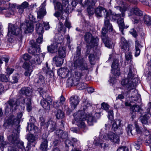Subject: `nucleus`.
Returning <instances> with one entry per match:
<instances>
[{
    "label": "nucleus",
    "mask_w": 151,
    "mask_h": 151,
    "mask_svg": "<svg viewBox=\"0 0 151 151\" xmlns=\"http://www.w3.org/2000/svg\"><path fill=\"white\" fill-rule=\"evenodd\" d=\"M108 32V30L105 27H103L102 29L101 37L102 38L103 37H106L107 36L106 34Z\"/></svg>",
    "instance_id": "56"
},
{
    "label": "nucleus",
    "mask_w": 151,
    "mask_h": 151,
    "mask_svg": "<svg viewBox=\"0 0 151 151\" xmlns=\"http://www.w3.org/2000/svg\"><path fill=\"white\" fill-rule=\"evenodd\" d=\"M43 98L41 100L40 104L42 107L46 110H49L52 104V100L50 96L45 92L40 93Z\"/></svg>",
    "instance_id": "13"
},
{
    "label": "nucleus",
    "mask_w": 151,
    "mask_h": 151,
    "mask_svg": "<svg viewBox=\"0 0 151 151\" xmlns=\"http://www.w3.org/2000/svg\"><path fill=\"white\" fill-rule=\"evenodd\" d=\"M34 81L35 83H38L39 85L42 84L45 82L43 76L40 73L38 74Z\"/></svg>",
    "instance_id": "36"
},
{
    "label": "nucleus",
    "mask_w": 151,
    "mask_h": 151,
    "mask_svg": "<svg viewBox=\"0 0 151 151\" xmlns=\"http://www.w3.org/2000/svg\"><path fill=\"white\" fill-rule=\"evenodd\" d=\"M132 112H135L137 111L140 112L142 110L139 106L137 105H134L131 108Z\"/></svg>",
    "instance_id": "51"
},
{
    "label": "nucleus",
    "mask_w": 151,
    "mask_h": 151,
    "mask_svg": "<svg viewBox=\"0 0 151 151\" xmlns=\"http://www.w3.org/2000/svg\"><path fill=\"white\" fill-rule=\"evenodd\" d=\"M127 80H122L121 82V84L125 87L127 89V90H124L121 92V94H119L116 98V100L119 99L122 100L124 98L130 93L132 89H134V85H131L130 83L128 84Z\"/></svg>",
    "instance_id": "9"
},
{
    "label": "nucleus",
    "mask_w": 151,
    "mask_h": 151,
    "mask_svg": "<svg viewBox=\"0 0 151 151\" xmlns=\"http://www.w3.org/2000/svg\"><path fill=\"white\" fill-rule=\"evenodd\" d=\"M32 89L29 87H23L20 90L21 94L27 96H30L32 95Z\"/></svg>",
    "instance_id": "33"
},
{
    "label": "nucleus",
    "mask_w": 151,
    "mask_h": 151,
    "mask_svg": "<svg viewBox=\"0 0 151 151\" xmlns=\"http://www.w3.org/2000/svg\"><path fill=\"white\" fill-rule=\"evenodd\" d=\"M131 11L136 15L141 16L142 15V12L137 7H135L133 9H132Z\"/></svg>",
    "instance_id": "47"
},
{
    "label": "nucleus",
    "mask_w": 151,
    "mask_h": 151,
    "mask_svg": "<svg viewBox=\"0 0 151 151\" xmlns=\"http://www.w3.org/2000/svg\"><path fill=\"white\" fill-rule=\"evenodd\" d=\"M9 7L7 9H4L3 8L0 7V13L2 12H6L5 16L6 17H10L14 14L15 9L14 5L9 4Z\"/></svg>",
    "instance_id": "21"
},
{
    "label": "nucleus",
    "mask_w": 151,
    "mask_h": 151,
    "mask_svg": "<svg viewBox=\"0 0 151 151\" xmlns=\"http://www.w3.org/2000/svg\"><path fill=\"white\" fill-rule=\"evenodd\" d=\"M75 69L78 68L81 70H88L87 63L81 54V47L78 46L74 58Z\"/></svg>",
    "instance_id": "4"
},
{
    "label": "nucleus",
    "mask_w": 151,
    "mask_h": 151,
    "mask_svg": "<svg viewBox=\"0 0 151 151\" xmlns=\"http://www.w3.org/2000/svg\"><path fill=\"white\" fill-rule=\"evenodd\" d=\"M101 39L106 47L109 48L112 47L113 42L112 40L108 36L106 37H103Z\"/></svg>",
    "instance_id": "31"
},
{
    "label": "nucleus",
    "mask_w": 151,
    "mask_h": 151,
    "mask_svg": "<svg viewBox=\"0 0 151 151\" xmlns=\"http://www.w3.org/2000/svg\"><path fill=\"white\" fill-rule=\"evenodd\" d=\"M18 76L19 75L17 73L14 74L11 78H9V80L10 82L12 83H17L18 81Z\"/></svg>",
    "instance_id": "40"
},
{
    "label": "nucleus",
    "mask_w": 151,
    "mask_h": 151,
    "mask_svg": "<svg viewBox=\"0 0 151 151\" xmlns=\"http://www.w3.org/2000/svg\"><path fill=\"white\" fill-rule=\"evenodd\" d=\"M9 80V77L6 76L5 75L1 74L0 75V81L7 82Z\"/></svg>",
    "instance_id": "52"
},
{
    "label": "nucleus",
    "mask_w": 151,
    "mask_h": 151,
    "mask_svg": "<svg viewBox=\"0 0 151 151\" xmlns=\"http://www.w3.org/2000/svg\"><path fill=\"white\" fill-rule=\"evenodd\" d=\"M132 67L130 66L129 68V71L128 73L127 78L123 80H127L128 82V84L131 85H134V89L136 88V84L138 83L137 78L134 77V74L132 73Z\"/></svg>",
    "instance_id": "14"
},
{
    "label": "nucleus",
    "mask_w": 151,
    "mask_h": 151,
    "mask_svg": "<svg viewBox=\"0 0 151 151\" xmlns=\"http://www.w3.org/2000/svg\"><path fill=\"white\" fill-rule=\"evenodd\" d=\"M29 122H28V126L27 127V130L29 132L32 131L34 133H37L38 131V128L36 126H35L34 124L36 122V119L33 116L30 117L29 119Z\"/></svg>",
    "instance_id": "18"
},
{
    "label": "nucleus",
    "mask_w": 151,
    "mask_h": 151,
    "mask_svg": "<svg viewBox=\"0 0 151 151\" xmlns=\"http://www.w3.org/2000/svg\"><path fill=\"white\" fill-rule=\"evenodd\" d=\"M22 67L24 69L26 70H29V69H33V67L30 65L29 63L26 62L23 63Z\"/></svg>",
    "instance_id": "50"
},
{
    "label": "nucleus",
    "mask_w": 151,
    "mask_h": 151,
    "mask_svg": "<svg viewBox=\"0 0 151 151\" xmlns=\"http://www.w3.org/2000/svg\"><path fill=\"white\" fill-rule=\"evenodd\" d=\"M96 2L97 0H86L85 1L84 5L92 7L95 5Z\"/></svg>",
    "instance_id": "43"
},
{
    "label": "nucleus",
    "mask_w": 151,
    "mask_h": 151,
    "mask_svg": "<svg viewBox=\"0 0 151 151\" xmlns=\"http://www.w3.org/2000/svg\"><path fill=\"white\" fill-rule=\"evenodd\" d=\"M22 116V112L18 113L17 117H15L13 114H11L7 119H5L4 120V123L17 126L20 123Z\"/></svg>",
    "instance_id": "12"
},
{
    "label": "nucleus",
    "mask_w": 151,
    "mask_h": 151,
    "mask_svg": "<svg viewBox=\"0 0 151 151\" xmlns=\"http://www.w3.org/2000/svg\"><path fill=\"white\" fill-rule=\"evenodd\" d=\"M111 142L115 143H118L120 141L119 137L114 133L113 137H112V140H110Z\"/></svg>",
    "instance_id": "49"
},
{
    "label": "nucleus",
    "mask_w": 151,
    "mask_h": 151,
    "mask_svg": "<svg viewBox=\"0 0 151 151\" xmlns=\"http://www.w3.org/2000/svg\"><path fill=\"white\" fill-rule=\"evenodd\" d=\"M58 55L59 57L62 58L65 57L66 55L65 50L63 47H60L58 51Z\"/></svg>",
    "instance_id": "41"
},
{
    "label": "nucleus",
    "mask_w": 151,
    "mask_h": 151,
    "mask_svg": "<svg viewBox=\"0 0 151 151\" xmlns=\"http://www.w3.org/2000/svg\"><path fill=\"white\" fill-rule=\"evenodd\" d=\"M35 29L37 33L40 35H42L44 32L42 24L40 22L36 24Z\"/></svg>",
    "instance_id": "38"
},
{
    "label": "nucleus",
    "mask_w": 151,
    "mask_h": 151,
    "mask_svg": "<svg viewBox=\"0 0 151 151\" xmlns=\"http://www.w3.org/2000/svg\"><path fill=\"white\" fill-rule=\"evenodd\" d=\"M120 46L122 51H123L125 54L126 60L129 61L132 60V55L131 53L129 51V46L128 42L124 37H122L120 42Z\"/></svg>",
    "instance_id": "10"
},
{
    "label": "nucleus",
    "mask_w": 151,
    "mask_h": 151,
    "mask_svg": "<svg viewBox=\"0 0 151 151\" xmlns=\"http://www.w3.org/2000/svg\"><path fill=\"white\" fill-rule=\"evenodd\" d=\"M53 60L57 66L60 67L63 63L64 59L61 57L56 56L53 58Z\"/></svg>",
    "instance_id": "34"
},
{
    "label": "nucleus",
    "mask_w": 151,
    "mask_h": 151,
    "mask_svg": "<svg viewBox=\"0 0 151 151\" xmlns=\"http://www.w3.org/2000/svg\"><path fill=\"white\" fill-rule=\"evenodd\" d=\"M121 121L120 119H117L112 124V129L114 131H116L119 135L123 133L122 127L123 125L122 124Z\"/></svg>",
    "instance_id": "17"
},
{
    "label": "nucleus",
    "mask_w": 151,
    "mask_h": 151,
    "mask_svg": "<svg viewBox=\"0 0 151 151\" xmlns=\"http://www.w3.org/2000/svg\"><path fill=\"white\" fill-rule=\"evenodd\" d=\"M23 58L25 60H28L31 58L32 59V57L28 54H25L23 55Z\"/></svg>",
    "instance_id": "58"
},
{
    "label": "nucleus",
    "mask_w": 151,
    "mask_h": 151,
    "mask_svg": "<svg viewBox=\"0 0 151 151\" xmlns=\"http://www.w3.org/2000/svg\"><path fill=\"white\" fill-rule=\"evenodd\" d=\"M70 102L72 109H74L76 107L79 103L78 97L77 96H73L70 99Z\"/></svg>",
    "instance_id": "30"
},
{
    "label": "nucleus",
    "mask_w": 151,
    "mask_h": 151,
    "mask_svg": "<svg viewBox=\"0 0 151 151\" xmlns=\"http://www.w3.org/2000/svg\"><path fill=\"white\" fill-rule=\"evenodd\" d=\"M95 14L97 17H101L102 15L105 16V19H104V25L106 27L109 31L113 32V29L112 26L110 23L109 22V17L110 14L109 11L101 6H99L95 10Z\"/></svg>",
    "instance_id": "5"
},
{
    "label": "nucleus",
    "mask_w": 151,
    "mask_h": 151,
    "mask_svg": "<svg viewBox=\"0 0 151 151\" xmlns=\"http://www.w3.org/2000/svg\"><path fill=\"white\" fill-rule=\"evenodd\" d=\"M70 71L67 68H61L58 70V74L62 77L66 78L69 76Z\"/></svg>",
    "instance_id": "26"
},
{
    "label": "nucleus",
    "mask_w": 151,
    "mask_h": 151,
    "mask_svg": "<svg viewBox=\"0 0 151 151\" xmlns=\"http://www.w3.org/2000/svg\"><path fill=\"white\" fill-rule=\"evenodd\" d=\"M29 20L25 21L24 23H21L19 27L16 24H13L9 23L8 27V35L9 36L10 34V35L18 36L19 38L21 39L22 37V27L25 34L32 32L34 30L33 22H35V18L31 15L29 17Z\"/></svg>",
    "instance_id": "1"
},
{
    "label": "nucleus",
    "mask_w": 151,
    "mask_h": 151,
    "mask_svg": "<svg viewBox=\"0 0 151 151\" xmlns=\"http://www.w3.org/2000/svg\"><path fill=\"white\" fill-rule=\"evenodd\" d=\"M92 105L91 101L84 99L82 104L81 110L74 114V119L76 121V124L80 128L84 129H85L86 125L84 121L86 120V116L85 111L88 107Z\"/></svg>",
    "instance_id": "2"
},
{
    "label": "nucleus",
    "mask_w": 151,
    "mask_h": 151,
    "mask_svg": "<svg viewBox=\"0 0 151 151\" xmlns=\"http://www.w3.org/2000/svg\"><path fill=\"white\" fill-rule=\"evenodd\" d=\"M48 141L46 138H42L40 146V149L42 151L47 150Z\"/></svg>",
    "instance_id": "32"
},
{
    "label": "nucleus",
    "mask_w": 151,
    "mask_h": 151,
    "mask_svg": "<svg viewBox=\"0 0 151 151\" xmlns=\"http://www.w3.org/2000/svg\"><path fill=\"white\" fill-rule=\"evenodd\" d=\"M119 61L118 60L116 59L113 61L111 65V68L112 69H115L118 68Z\"/></svg>",
    "instance_id": "53"
},
{
    "label": "nucleus",
    "mask_w": 151,
    "mask_h": 151,
    "mask_svg": "<svg viewBox=\"0 0 151 151\" xmlns=\"http://www.w3.org/2000/svg\"><path fill=\"white\" fill-rule=\"evenodd\" d=\"M14 70V69L11 68H7L6 69L7 75H9L12 74Z\"/></svg>",
    "instance_id": "62"
},
{
    "label": "nucleus",
    "mask_w": 151,
    "mask_h": 151,
    "mask_svg": "<svg viewBox=\"0 0 151 151\" xmlns=\"http://www.w3.org/2000/svg\"><path fill=\"white\" fill-rule=\"evenodd\" d=\"M63 5L58 2L56 0H53V3L55 9L61 11H64L65 9H67L68 4V0H63Z\"/></svg>",
    "instance_id": "16"
},
{
    "label": "nucleus",
    "mask_w": 151,
    "mask_h": 151,
    "mask_svg": "<svg viewBox=\"0 0 151 151\" xmlns=\"http://www.w3.org/2000/svg\"><path fill=\"white\" fill-rule=\"evenodd\" d=\"M46 6V1H44L40 6L37 12V18L39 21L40 20H42L43 17L45 14V6Z\"/></svg>",
    "instance_id": "22"
},
{
    "label": "nucleus",
    "mask_w": 151,
    "mask_h": 151,
    "mask_svg": "<svg viewBox=\"0 0 151 151\" xmlns=\"http://www.w3.org/2000/svg\"><path fill=\"white\" fill-rule=\"evenodd\" d=\"M108 117L109 120H112L113 119V112L112 110H110L108 111Z\"/></svg>",
    "instance_id": "57"
},
{
    "label": "nucleus",
    "mask_w": 151,
    "mask_h": 151,
    "mask_svg": "<svg viewBox=\"0 0 151 151\" xmlns=\"http://www.w3.org/2000/svg\"><path fill=\"white\" fill-rule=\"evenodd\" d=\"M111 72L115 76H119L120 74V70L119 68L113 69L111 70Z\"/></svg>",
    "instance_id": "55"
},
{
    "label": "nucleus",
    "mask_w": 151,
    "mask_h": 151,
    "mask_svg": "<svg viewBox=\"0 0 151 151\" xmlns=\"http://www.w3.org/2000/svg\"><path fill=\"white\" fill-rule=\"evenodd\" d=\"M83 38L87 46L91 48L97 46L99 45V38L97 36H93L90 32H86L83 36Z\"/></svg>",
    "instance_id": "7"
},
{
    "label": "nucleus",
    "mask_w": 151,
    "mask_h": 151,
    "mask_svg": "<svg viewBox=\"0 0 151 151\" xmlns=\"http://www.w3.org/2000/svg\"><path fill=\"white\" fill-rule=\"evenodd\" d=\"M144 23L147 25H151V17L147 15H145L144 17Z\"/></svg>",
    "instance_id": "44"
},
{
    "label": "nucleus",
    "mask_w": 151,
    "mask_h": 151,
    "mask_svg": "<svg viewBox=\"0 0 151 151\" xmlns=\"http://www.w3.org/2000/svg\"><path fill=\"white\" fill-rule=\"evenodd\" d=\"M9 104L10 106V108L12 109L13 107L15 108V107L19 104V102L18 99H9V101L5 104V111L6 113L8 112L10 109H9L8 105Z\"/></svg>",
    "instance_id": "20"
},
{
    "label": "nucleus",
    "mask_w": 151,
    "mask_h": 151,
    "mask_svg": "<svg viewBox=\"0 0 151 151\" xmlns=\"http://www.w3.org/2000/svg\"><path fill=\"white\" fill-rule=\"evenodd\" d=\"M19 104L26 105L27 109L28 112L31 111L32 109L31 99L30 97H26L24 98L21 97L18 99Z\"/></svg>",
    "instance_id": "15"
},
{
    "label": "nucleus",
    "mask_w": 151,
    "mask_h": 151,
    "mask_svg": "<svg viewBox=\"0 0 151 151\" xmlns=\"http://www.w3.org/2000/svg\"><path fill=\"white\" fill-rule=\"evenodd\" d=\"M55 133L60 141H63L64 139H66L68 137V134L67 132L63 131L60 129L56 130Z\"/></svg>",
    "instance_id": "24"
},
{
    "label": "nucleus",
    "mask_w": 151,
    "mask_h": 151,
    "mask_svg": "<svg viewBox=\"0 0 151 151\" xmlns=\"http://www.w3.org/2000/svg\"><path fill=\"white\" fill-rule=\"evenodd\" d=\"M102 137H99L96 139H95L94 141V144L96 146H99L103 148H106L108 147V145L107 144L103 143L102 139H101Z\"/></svg>",
    "instance_id": "27"
},
{
    "label": "nucleus",
    "mask_w": 151,
    "mask_h": 151,
    "mask_svg": "<svg viewBox=\"0 0 151 151\" xmlns=\"http://www.w3.org/2000/svg\"><path fill=\"white\" fill-rule=\"evenodd\" d=\"M76 85H74V86H77V88L79 90H82L85 89L88 87L87 84L85 83H79Z\"/></svg>",
    "instance_id": "48"
},
{
    "label": "nucleus",
    "mask_w": 151,
    "mask_h": 151,
    "mask_svg": "<svg viewBox=\"0 0 151 151\" xmlns=\"http://www.w3.org/2000/svg\"><path fill=\"white\" fill-rule=\"evenodd\" d=\"M72 143V149L71 151H81V150L76 148L78 144L77 143L78 140L75 138H72L71 140Z\"/></svg>",
    "instance_id": "39"
},
{
    "label": "nucleus",
    "mask_w": 151,
    "mask_h": 151,
    "mask_svg": "<svg viewBox=\"0 0 151 151\" xmlns=\"http://www.w3.org/2000/svg\"><path fill=\"white\" fill-rule=\"evenodd\" d=\"M24 9L29 6L28 3L26 1H24L23 2L22 4L20 6H19Z\"/></svg>",
    "instance_id": "63"
},
{
    "label": "nucleus",
    "mask_w": 151,
    "mask_h": 151,
    "mask_svg": "<svg viewBox=\"0 0 151 151\" xmlns=\"http://www.w3.org/2000/svg\"><path fill=\"white\" fill-rule=\"evenodd\" d=\"M141 115L140 117L141 122L143 125V127L146 130V135H148L149 134V132L147 129V127H145V125H148V121L151 114V102L149 103L147 109L145 110H144L143 113L141 112Z\"/></svg>",
    "instance_id": "8"
},
{
    "label": "nucleus",
    "mask_w": 151,
    "mask_h": 151,
    "mask_svg": "<svg viewBox=\"0 0 151 151\" xmlns=\"http://www.w3.org/2000/svg\"><path fill=\"white\" fill-rule=\"evenodd\" d=\"M89 60L91 64H93L94 61L95 59V55L94 54H90L88 56Z\"/></svg>",
    "instance_id": "54"
},
{
    "label": "nucleus",
    "mask_w": 151,
    "mask_h": 151,
    "mask_svg": "<svg viewBox=\"0 0 151 151\" xmlns=\"http://www.w3.org/2000/svg\"><path fill=\"white\" fill-rule=\"evenodd\" d=\"M66 146L67 147H72V143L71 141L68 139H67L65 142Z\"/></svg>",
    "instance_id": "60"
},
{
    "label": "nucleus",
    "mask_w": 151,
    "mask_h": 151,
    "mask_svg": "<svg viewBox=\"0 0 151 151\" xmlns=\"http://www.w3.org/2000/svg\"><path fill=\"white\" fill-rule=\"evenodd\" d=\"M109 12L110 13L109 17V19L113 21H115L117 20V22L118 24L119 30L121 32L122 34L124 35L123 30L125 27L123 19L121 17L120 14H112L110 12ZM128 27L126 26V28H127Z\"/></svg>",
    "instance_id": "11"
},
{
    "label": "nucleus",
    "mask_w": 151,
    "mask_h": 151,
    "mask_svg": "<svg viewBox=\"0 0 151 151\" xmlns=\"http://www.w3.org/2000/svg\"><path fill=\"white\" fill-rule=\"evenodd\" d=\"M114 133L111 132H109L107 134L105 135L103 137L104 139L108 140H112V137H113V135Z\"/></svg>",
    "instance_id": "42"
},
{
    "label": "nucleus",
    "mask_w": 151,
    "mask_h": 151,
    "mask_svg": "<svg viewBox=\"0 0 151 151\" xmlns=\"http://www.w3.org/2000/svg\"><path fill=\"white\" fill-rule=\"evenodd\" d=\"M27 139L28 141V143H33L36 140L37 137L34 136L32 134H30L27 135Z\"/></svg>",
    "instance_id": "45"
},
{
    "label": "nucleus",
    "mask_w": 151,
    "mask_h": 151,
    "mask_svg": "<svg viewBox=\"0 0 151 151\" xmlns=\"http://www.w3.org/2000/svg\"><path fill=\"white\" fill-rule=\"evenodd\" d=\"M13 135V136H14V137L15 136V135H16V134H12L11 135L9 136L8 137V139H9V136ZM8 140H9V139H8ZM9 141L10 142L9 144V143H8L6 142H5V141L1 143L0 144L1 146L2 147H5L7 145H9V146H8V150L9 151H18L17 148H16L15 147H14V146H13V145H11V141Z\"/></svg>",
    "instance_id": "23"
},
{
    "label": "nucleus",
    "mask_w": 151,
    "mask_h": 151,
    "mask_svg": "<svg viewBox=\"0 0 151 151\" xmlns=\"http://www.w3.org/2000/svg\"><path fill=\"white\" fill-rule=\"evenodd\" d=\"M46 124L47 127H49L51 132H53L56 129V123L55 122L49 120L47 123Z\"/></svg>",
    "instance_id": "35"
},
{
    "label": "nucleus",
    "mask_w": 151,
    "mask_h": 151,
    "mask_svg": "<svg viewBox=\"0 0 151 151\" xmlns=\"http://www.w3.org/2000/svg\"><path fill=\"white\" fill-rule=\"evenodd\" d=\"M40 48L39 46L35 42L32 44V47L29 50V52L33 56L30 60L31 64H40L44 60L45 55L43 53H38L40 52Z\"/></svg>",
    "instance_id": "3"
},
{
    "label": "nucleus",
    "mask_w": 151,
    "mask_h": 151,
    "mask_svg": "<svg viewBox=\"0 0 151 151\" xmlns=\"http://www.w3.org/2000/svg\"><path fill=\"white\" fill-rule=\"evenodd\" d=\"M133 91L131 93L132 96L131 97L130 101L132 102H134L139 100L140 97V95L138 93V91L134 88L132 89Z\"/></svg>",
    "instance_id": "28"
},
{
    "label": "nucleus",
    "mask_w": 151,
    "mask_h": 151,
    "mask_svg": "<svg viewBox=\"0 0 151 151\" xmlns=\"http://www.w3.org/2000/svg\"><path fill=\"white\" fill-rule=\"evenodd\" d=\"M101 105L102 109H103L105 110H107L108 109L109 107V106L107 104L103 103L101 104Z\"/></svg>",
    "instance_id": "61"
},
{
    "label": "nucleus",
    "mask_w": 151,
    "mask_h": 151,
    "mask_svg": "<svg viewBox=\"0 0 151 151\" xmlns=\"http://www.w3.org/2000/svg\"><path fill=\"white\" fill-rule=\"evenodd\" d=\"M83 76L82 74L78 71H76L73 78L71 80L69 79L68 81H71L73 85H76L78 83L81 77Z\"/></svg>",
    "instance_id": "25"
},
{
    "label": "nucleus",
    "mask_w": 151,
    "mask_h": 151,
    "mask_svg": "<svg viewBox=\"0 0 151 151\" xmlns=\"http://www.w3.org/2000/svg\"><path fill=\"white\" fill-rule=\"evenodd\" d=\"M97 119L92 114H89L87 119V122L89 125H93V123L96 122Z\"/></svg>",
    "instance_id": "37"
},
{
    "label": "nucleus",
    "mask_w": 151,
    "mask_h": 151,
    "mask_svg": "<svg viewBox=\"0 0 151 151\" xmlns=\"http://www.w3.org/2000/svg\"><path fill=\"white\" fill-rule=\"evenodd\" d=\"M9 139L11 141V145H13V146H14L16 148L17 147L21 149L22 151L24 150L25 151H28L31 148V146L29 143H27L26 148L24 147L23 142L20 141L18 134H16V135L14 137L13 135L9 136Z\"/></svg>",
    "instance_id": "6"
},
{
    "label": "nucleus",
    "mask_w": 151,
    "mask_h": 151,
    "mask_svg": "<svg viewBox=\"0 0 151 151\" xmlns=\"http://www.w3.org/2000/svg\"><path fill=\"white\" fill-rule=\"evenodd\" d=\"M53 15L58 18L60 23V22H62L66 18L67 14L66 13H64L63 11H62L61 12H56Z\"/></svg>",
    "instance_id": "29"
},
{
    "label": "nucleus",
    "mask_w": 151,
    "mask_h": 151,
    "mask_svg": "<svg viewBox=\"0 0 151 151\" xmlns=\"http://www.w3.org/2000/svg\"><path fill=\"white\" fill-rule=\"evenodd\" d=\"M117 151H129V149L126 147H119Z\"/></svg>",
    "instance_id": "64"
},
{
    "label": "nucleus",
    "mask_w": 151,
    "mask_h": 151,
    "mask_svg": "<svg viewBox=\"0 0 151 151\" xmlns=\"http://www.w3.org/2000/svg\"><path fill=\"white\" fill-rule=\"evenodd\" d=\"M61 42L60 40L56 41L55 40L53 41V43L50 46L47 47L48 51L50 53H53L56 52L60 47Z\"/></svg>",
    "instance_id": "19"
},
{
    "label": "nucleus",
    "mask_w": 151,
    "mask_h": 151,
    "mask_svg": "<svg viewBox=\"0 0 151 151\" xmlns=\"http://www.w3.org/2000/svg\"><path fill=\"white\" fill-rule=\"evenodd\" d=\"M132 125L130 124L127 127V128L126 131H127V133L128 135L129 134V133H130L132 135H133L132 132Z\"/></svg>",
    "instance_id": "59"
},
{
    "label": "nucleus",
    "mask_w": 151,
    "mask_h": 151,
    "mask_svg": "<svg viewBox=\"0 0 151 151\" xmlns=\"http://www.w3.org/2000/svg\"><path fill=\"white\" fill-rule=\"evenodd\" d=\"M56 116L57 119H62L64 117V113L61 110H58L56 114Z\"/></svg>",
    "instance_id": "46"
}]
</instances>
